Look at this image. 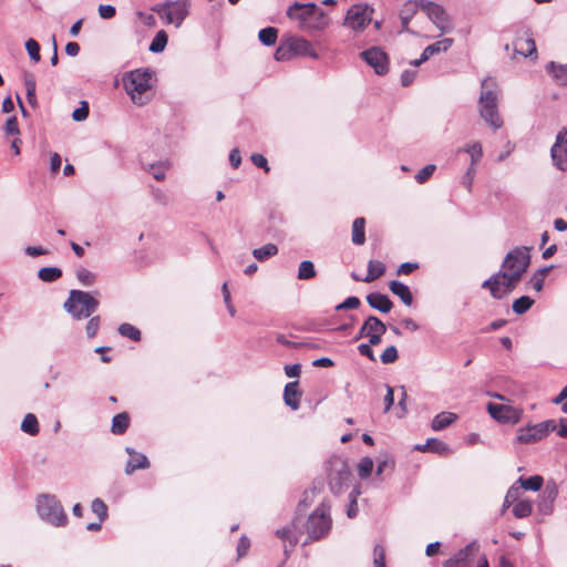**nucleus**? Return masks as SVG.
Wrapping results in <instances>:
<instances>
[{
  "instance_id": "13d9d810",
  "label": "nucleus",
  "mask_w": 567,
  "mask_h": 567,
  "mask_svg": "<svg viewBox=\"0 0 567 567\" xmlns=\"http://www.w3.org/2000/svg\"><path fill=\"white\" fill-rule=\"evenodd\" d=\"M3 131L7 135H19L18 118L16 115L10 116L4 124Z\"/></svg>"
},
{
  "instance_id": "5fc2aeb1",
  "label": "nucleus",
  "mask_w": 567,
  "mask_h": 567,
  "mask_svg": "<svg viewBox=\"0 0 567 567\" xmlns=\"http://www.w3.org/2000/svg\"><path fill=\"white\" fill-rule=\"evenodd\" d=\"M373 565L374 567H385V548L381 545L374 546Z\"/></svg>"
},
{
  "instance_id": "5701e85b",
  "label": "nucleus",
  "mask_w": 567,
  "mask_h": 567,
  "mask_svg": "<svg viewBox=\"0 0 567 567\" xmlns=\"http://www.w3.org/2000/svg\"><path fill=\"white\" fill-rule=\"evenodd\" d=\"M301 395L302 393L299 391L298 381H292L286 384L284 390V401L290 409H299Z\"/></svg>"
},
{
  "instance_id": "a19ab883",
  "label": "nucleus",
  "mask_w": 567,
  "mask_h": 567,
  "mask_svg": "<svg viewBox=\"0 0 567 567\" xmlns=\"http://www.w3.org/2000/svg\"><path fill=\"white\" fill-rule=\"evenodd\" d=\"M168 41V37L164 30H159L153 38L148 50L153 53H161L164 51Z\"/></svg>"
},
{
  "instance_id": "7c9ffc66",
  "label": "nucleus",
  "mask_w": 567,
  "mask_h": 567,
  "mask_svg": "<svg viewBox=\"0 0 567 567\" xmlns=\"http://www.w3.org/2000/svg\"><path fill=\"white\" fill-rule=\"evenodd\" d=\"M420 0H410L404 4V8L400 12V19L402 23V29L408 30V23L414 16V13L420 9Z\"/></svg>"
},
{
  "instance_id": "680f3d73",
  "label": "nucleus",
  "mask_w": 567,
  "mask_h": 567,
  "mask_svg": "<svg viewBox=\"0 0 567 567\" xmlns=\"http://www.w3.org/2000/svg\"><path fill=\"white\" fill-rule=\"evenodd\" d=\"M400 398H399V402H398V408H396V416L398 417H403L408 411L406 409V404H405V401H406V392H405V389L404 386H401L400 388Z\"/></svg>"
},
{
  "instance_id": "0eeeda50",
  "label": "nucleus",
  "mask_w": 567,
  "mask_h": 567,
  "mask_svg": "<svg viewBox=\"0 0 567 567\" xmlns=\"http://www.w3.org/2000/svg\"><path fill=\"white\" fill-rule=\"evenodd\" d=\"M37 512L42 520L52 526L63 527L68 524V515L54 495H40L37 499Z\"/></svg>"
},
{
  "instance_id": "6e6552de",
  "label": "nucleus",
  "mask_w": 567,
  "mask_h": 567,
  "mask_svg": "<svg viewBox=\"0 0 567 567\" xmlns=\"http://www.w3.org/2000/svg\"><path fill=\"white\" fill-rule=\"evenodd\" d=\"M189 0H165L152 7V11L165 19L166 23L178 28L189 14Z\"/></svg>"
},
{
  "instance_id": "e433bc0d",
  "label": "nucleus",
  "mask_w": 567,
  "mask_h": 567,
  "mask_svg": "<svg viewBox=\"0 0 567 567\" xmlns=\"http://www.w3.org/2000/svg\"><path fill=\"white\" fill-rule=\"evenodd\" d=\"M21 430L29 435H37L40 431L39 422L33 413H28L22 420Z\"/></svg>"
},
{
  "instance_id": "473e14b6",
  "label": "nucleus",
  "mask_w": 567,
  "mask_h": 567,
  "mask_svg": "<svg viewBox=\"0 0 567 567\" xmlns=\"http://www.w3.org/2000/svg\"><path fill=\"white\" fill-rule=\"evenodd\" d=\"M515 52L522 54L523 56H532L534 53H536V44L535 41L532 38L528 39H517L514 42Z\"/></svg>"
},
{
  "instance_id": "4c0bfd02",
  "label": "nucleus",
  "mask_w": 567,
  "mask_h": 567,
  "mask_svg": "<svg viewBox=\"0 0 567 567\" xmlns=\"http://www.w3.org/2000/svg\"><path fill=\"white\" fill-rule=\"evenodd\" d=\"M38 277L44 282H54L62 277V270L59 267H43L39 269Z\"/></svg>"
},
{
  "instance_id": "58836bf2",
  "label": "nucleus",
  "mask_w": 567,
  "mask_h": 567,
  "mask_svg": "<svg viewBox=\"0 0 567 567\" xmlns=\"http://www.w3.org/2000/svg\"><path fill=\"white\" fill-rule=\"evenodd\" d=\"M277 38H278V30L274 27L264 28L258 33L259 41L266 47L274 45L277 41Z\"/></svg>"
},
{
  "instance_id": "bb28decb",
  "label": "nucleus",
  "mask_w": 567,
  "mask_h": 567,
  "mask_svg": "<svg viewBox=\"0 0 567 567\" xmlns=\"http://www.w3.org/2000/svg\"><path fill=\"white\" fill-rule=\"evenodd\" d=\"M457 420V415L453 412H441L434 416L431 423L433 431H442L453 424Z\"/></svg>"
},
{
  "instance_id": "a18cd8bd",
  "label": "nucleus",
  "mask_w": 567,
  "mask_h": 567,
  "mask_svg": "<svg viewBox=\"0 0 567 567\" xmlns=\"http://www.w3.org/2000/svg\"><path fill=\"white\" fill-rule=\"evenodd\" d=\"M533 305H534V300L530 297L522 296L513 302V311L516 315H523V313L527 312L532 308Z\"/></svg>"
},
{
  "instance_id": "603ef678",
  "label": "nucleus",
  "mask_w": 567,
  "mask_h": 567,
  "mask_svg": "<svg viewBox=\"0 0 567 567\" xmlns=\"http://www.w3.org/2000/svg\"><path fill=\"white\" fill-rule=\"evenodd\" d=\"M25 50L32 61H34V62L40 61V59H41L40 45L34 39H29L25 42Z\"/></svg>"
},
{
  "instance_id": "09e8293b",
  "label": "nucleus",
  "mask_w": 567,
  "mask_h": 567,
  "mask_svg": "<svg viewBox=\"0 0 567 567\" xmlns=\"http://www.w3.org/2000/svg\"><path fill=\"white\" fill-rule=\"evenodd\" d=\"M91 509L101 522L107 518V506L103 499L94 498L91 504Z\"/></svg>"
},
{
  "instance_id": "f8f14e48",
  "label": "nucleus",
  "mask_w": 567,
  "mask_h": 567,
  "mask_svg": "<svg viewBox=\"0 0 567 567\" xmlns=\"http://www.w3.org/2000/svg\"><path fill=\"white\" fill-rule=\"evenodd\" d=\"M487 411L495 421L502 424H517L523 415L522 409L493 402L487 403Z\"/></svg>"
},
{
  "instance_id": "ddd939ff",
  "label": "nucleus",
  "mask_w": 567,
  "mask_h": 567,
  "mask_svg": "<svg viewBox=\"0 0 567 567\" xmlns=\"http://www.w3.org/2000/svg\"><path fill=\"white\" fill-rule=\"evenodd\" d=\"M550 157L553 165L561 171L567 172V128H563L556 135V141L550 147Z\"/></svg>"
},
{
  "instance_id": "412c9836",
  "label": "nucleus",
  "mask_w": 567,
  "mask_h": 567,
  "mask_svg": "<svg viewBox=\"0 0 567 567\" xmlns=\"http://www.w3.org/2000/svg\"><path fill=\"white\" fill-rule=\"evenodd\" d=\"M288 41H289L290 49L292 50V54H298L301 56H309L312 59L319 58L318 53L312 48V44L305 38L291 37L288 39Z\"/></svg>"
},
{
  "instance_id": "6e6d98bb",
  "label": "nucleus",
  "mask_w": 567,
  "mask_h": 567,
  "mask_svg": "<svg viewBox=\"0 0 567 567\" xmlns=\"http://www.w3.org/2000/svg\"><path fill=\"white\" fill-rule=\"evenodd\" d=\"M292 56V50L290 49L289 41L286 44H281L275 52V59L277 61H287Z\"/></svg>"
},
{
  "instance_id": "c85d7f7f",
  "label": "nucleus",
  "mask_w": 567,
  "mask_h": 567,
  "mask_svg": "<svg viewBox=\"0 0 567 567\" xmlns=\"http://www.w3.org/2000/svg\"><path fill=\"white\" fill-rule=\"evenodd\" d=\"M351 240L358 246L365 243V219L363 217H358L353 220Z\"/></svg>"
},
{
  "instance_id": "20e7f679",
  "label": "nucleus",
  "mask_w": 567,
  "mask_h": 567,
  "mask_svg": "<svg viewBox=\"0 0 567 567\" xmlns=\"http://www.w3.org/2000/svg\"><path fill=\"white\" fill-rule=\"evenodd\" d=\"M287 16L297 20L298 27L307 32L322 31L329 24L326 12L313 2H295L288 8Z\"/></svg>"
},
{
  "instance_id": "dca6fc26",
  "label": "nucleus",
  "mask_w": 567,
  "mask_h": 567,
  "mask_svg": "<svg viewBox=\"0 0 567 567\" xmlns=\"http://www.w3.org/2000/svg\"><path fill=\"white\" fill-rule=\"evenodd\" d=\"M386 326L377 317L370 316L360 329V337H368L372 346L381 342V337L385 333Z\"/></svg>"
},
{
  "instance_id": "b1692460",
  "label": "nucleus",
  "mask_w": 567,
  "mask_h": 567,
  "mask_svg": "<svg viewBox=\"0 0 567 567\" xmlns=\"http://www.w3.org/2000/svg\"><path fill=\"white\" fill-rule=\"evenodd\" d=\"M453 42L452 38H444L427 45L422 52V61H427L431 56L437 53L446 52L452 47Z\"/></svg>"
},
{
  "instance_id": "f03ea898",
  "label": "nucleus",
  "mask_w": 567,
  "mask_h": 567,
  "mask_svg": "<svg viewBox=\"0 0 567 567\" xmlns=\"http://www.w3.org/2000/svg\"><path fill=\"white\" fill-rule=\"evenodd\" d=\"M530 250L528 246H517L509 250L502 264L504 287L513 291L530 265Z\"/></svg>"
},
{
  "instance_id": "37998d69",
  "label": "nucleus",
  "mask_w": 567,
  "mask_h": 567,
  "mask_svg": "<svg viewBox=\"0 0 567 567\" xmlns=\"http://www.w3.org/2000/svg\"><path fill=\"white\" fill-rule=\"evenodd\" d=\"M547 69L560 84L567 85V64H556L555 62H550Z\"/></svg>"
},
{
  "instance_id": "e2e57ef3",
  "label": "nucleus",
  "mask_w": 567,
  "mask_h": 567,
  "mask_svg": "<svg viewBox=\"0 0 567 567\" xmlns=\"http://www.w3.org/2000/svg\"><path fill=\"white\" fill-rule=\"evenodd\" d=\"M519 495V487L513 485L508 488L505 499L504 507H508L512 503L516 502Z\"/></svg>"
},
{
  "instance_id": "393cba45",
  "label": "nucleus",
  "mask_w": 567,
  "mask_h": 567,
  "mask_svg": "<svg viewBox=\"0 0 567 567\" xmlns=\"http://www.w3.org/2000/svg\"><path fill=\"white\" fill-rule=\"evenodd\" d=\"M321 492V487L312 486L309 489H306L302 494L301 499L298 502L296 516H301L302 513H305L310 505L313 504L317 495Z\"/></svg>"
},
{
  "instance_id": "72a5a7b5",
  "label": "nucleus",
  "mask_w": 567,
  "mask_h": 567,
  "mask_svg": "<svg viewBox=\"0 0 567 567\" xmlns=\"http://www.w3.org/2000/svg\"><path fill=\"white\" fill-rule=\"evenodd\" d=\"M385 272V265L379 260H370L368 264V272L363 278L364 282H371Z\"/></svg>"
},
{
  "instance_id": "9b49d317",
  "label": "nucleus",
  "mask_w": 567,
  "mask_h": 567,
  "mask_svg": "<svg viewBox=\"0 0 567 567\" xmlns=\"http://www.w3.org/2000/svg\"><path fill=\"white\" fill-rule=\"evenodd\" d=\"M419 3L420 10L426 13L429 19L441 32L445 33L451 31L452 24L450 17L441 4L427 0H420Z\"/></svg>"
},
{
  "instance_id": "a211bd4d",
  "label": "nucleus",
  "mask_w": 567,
  "mask_h": 567,
  "mask_svg": "<svg viewBox=\"0 0 567 567\" xmlns=\"http://www.w3.org/2000/svg\"><path fill=\"white\" fill-rule=\"evenodd\" d=\"M475 543L461 548L453 557L443 563L442 567H470L476 549Z\"/></svg>"
},
{
  "instance_id": "4d7b16f0",
  "label": "nucleus",
  "mask_w": 567,
  "mask_h": 567,
  "mask_svg": "<svg viewBox=\"0 0 567 567\" xmlns=\"http://www.w3.org/2000/svg\"><path fill=\"white\" fill-rule=\"evenodd\" d=\"M80 104V107L75 109L72 113V118L75 122H82L89 116V103L86 101H82Z\"/></svg>"
},
{
  "instance_id": "4468645a",
  "label": "nucleus",
  "mask_w": 567,
  "mask_h": 567,
  "mask_svg": "<svg viewBox=\"0 0 567 567\" xmlns=\"http://www.w3.org/2000/svg\"><path fill=\"white\" fill-rule=\"evenodd\" d=\"M361 58L373 68L374 72L379 75H384L389 71L388 55L380 48L372 47L360 53Z\"/></svg>"
},
{
  "instance_id": "0e129e2a",
  "label": "nucleus",
  "mask_w": 567,
  "mask_h": 567,
  "mask_svg": "<svg viewBox=\"0 0 567 567\" xmlns=\"http://www.w3.org/2000/svg\"><path fill=\"white\" fill-rule=\"evenodd\" d=\"M115 13V7L111 4H100L99 7V14L102 19H112Z\"/></svg>"
},
{
  "instance_id": "a878e982",
  "label": "nucleus",
  "mask_w": 567,
  "mask_h": 567,
  "mask_svg": "<svg viewBox=\"0 0 567 567\" xmlns=\"http://www.w3.org/2000/svg\"><path fill=\"white\" fill-rule=\"evenodd\" d=\"M142 166L147 173L152 174L156 181L161 182L165 179L169 163L167 161H161L156 163H145L142 161Z\"/></svg>"
},
{
  "instance_id": "cd10ccee",
  "label": "nucleus",
  "mask_w": 567,
  "mask_h": 567,
  "mask_svg": "<svg viewBox=\"0 0 567 567\" xmlns=\"http://www.w3.org/2000/svg\"><path fill=\"white\" fill-rule=\"evenodd\" d=\"M367 301L371 308L381 312H390V299L382 293L372 292L367 296Z\"/></svg>"
},
{
  "instance_id": "79ce46f5",
  "label": "nucleus",
  "mask_w": 567,
  "mask_h": 567,
  "mask_svg": "<svg viewBox=\"0 0 567 567\" xmlns=\"http://www.w3.org/2000/svg\"><path fill=\"white\" fill-rule=\"evenodd\" d=\"M298 279L309 280L316 277L315 265L310 260H303L300 262L298 268Z\"/></svg>"
},
{
  "instance_id": "7ed1b4c3",
  "label": "nucleus",
  "mask_w": 567,
  "mask_h": 567,
  "mask_svg": "<svg viewBox=\"0 0 567 567\" xmlns=\"http://www.w3.org/2000/svg\"><path fill=\"white\" fill-rule=\"evenodd\" d=\"M301 536L306 535L302 545L320 540L328 536L332 527L331 505L323 499L306 520L300 517Z\"/></svg>"
},
{
  "instance_id": "423d86ee",
  "label": "nucleus",
  "mask_w": 567,
  "mask_h": 567,
  "mask_svg": "<svg viewBox=\"0 0 567 567\" xmlns=\"http://www.w3.org/2000/svg\"><path fill=\"white\" fill-rule=\"evenodd\" d=\"M99 301L91 292L72 289L65 300L64 310L76 320L89 318L96 311Z\"/></svg>"
},
{
  "instance_id": "c9c22d12",
  "label": "nucleus",
  "mask_w": 567,
  "mask_h": 567,
  "mask_svg": "<svg viewBox=\"0 0 567 567\" xmlns=\"http://www.w3.org/2000/svg\"><path fill=\"white\" fill-rule=\"evenodd\" d=\"M278 254V247L275 244H266L260 248L252 250V256L259 260L265 261Z\"/></svg>"
},
{
  "instance_id": "f3484780",
  "label": "nucleus",
  "mask_w": 567,
  "mask_h": 567,
  "mask_svg": "<svg viewBox=\"0 0 567 567\" xmlns=\"http://www.w3.org/2000/svg\"><path fill=\"white\" fill-rule=\"evenodd\" d=\"M558 488L556 483L548 482L542 492L540 501L538 502L537 509L543 516L550 515L554 508V502L557 498Z\"/></svg>"
},
{
  "instance_id": "bf43d9fd",
  "label": "nucleus",
  "mask_w": 567,
  "mask_h": 567,
  "mask_svg": "<svg viewBox=\"0 0 567 567\" xmlns=\"http://www.w3.org/2000/svg\"><path fill=\"white\" fill-rule=\"evenodd\" d=\"M100 317L95 316L92 317L89 322L86 323L85 330L89 338H93L96 336L99 328H100Z\"/></svg>"
},
{
  "instance_id": "4be33fe9",
  "label": "nucleus",
  "mask_w": 567,
  "mask_h": 567,
  "mask_svg": "<svg viewBox=\"0 0 567 567\" xmlns=\"http://www.w3.org/2000/svg\"><path fill=\"white\" fill-rule=\"evenodd\" d=\"M299 524L300 517L295 516L291 525L277 529L276 535L284 540H288L291 546H295L301 537V528Z\"/></svg>"
},
{
  "instance_id": "aec40b11",
  "label": "nucleus",
  "mask_w": 567,
  "mask_h": 567,
  "mask_svg": "<svg viewBox=\"0 0 567 567\" xmlns=\"http://www.w3.org/2000/svg\"><path fill=\"white\" fill-rule=\"evenodd\" d=\"M126 453L131 456L125 466V474L131 475L136 470H145L150 467V461L145 454L137 453L134 449L127 446Z\"/></svg>"
},
{
  "instance_id": "c03bdc74",
  "label": "nucleus",
  "mask_w": 567,
  "mask_h": 567,
  "mask_svg": "<svg viewBox=\"0 0 567 567\" xmlns=\"http://www.w3.org/2000/svg\"><path fill=\"white\" fill-rule=\"evenodd\" d=\"M117 331L122 337L128 338L133 341H140L142 337L141 331L131 323L120 324Z\"/></svg>"
},
{
  "instance_id": "49530a36",
  "label": "nucleus",
  "mask_w": 567,
  "mask_h": 567,
  "mask_svg": "<svg viewBox=\"0 0 567 567\" xmlns=\"http://www.w3.org/2000/svg\"><path fill=\"white\" fill-rule=\"evenodd\" d=\"M373 460L369 456H364L358 463V475L361 480L368 478L373 471Z\"/></svg>"
},
{
  "instance_id": "052dcab7",
  "label": "nucleus",
  "mask_w": 567,
  "mask_h": 567,
  "mask_svg": "<svg viewBox=\"0 0 567 567\" xmlns=\"http://www.w3.org/2000/svg\"><path fill=\"white\" fill-rule=\"evenodd\" d=\"M250 161L255 166L262 168L266 173H268L270 171L268 161L262 154H259V153L252 154L250 156Z\"/></svg>"
},
{
  "instance_id": "3c124183",
  "label": "nucleus",
  "mask_w": 567,
  "mask_h": 567,
  "mask_svg": "<svg viewBox=\"0 0 567 567\" xmlns=\"http://www.w3.org/2000/svg\"><path fill=\"white\" fill-rule=\"evenodd\" d=\"M76 278L82 285L90 287L95 282L96 276L86 268H80L76 271Z\"/></svg>"
},
{
  "instance_id": "2eb2a0df",
  "label": "nucleus",
  "mask_w": 567,
  "mask_h": 567,
  "mask_svg": "<svg viewBox=\"0 0 567 567\" xmlns=\"http://www.w3.org/2000/svg\"><path fill=\"white\" fill-rule=\"evenodd\" d=\"M371 21L369 7L363 4L352 6L346 16L344 25L354 31H360Z\"/></svg>"
},
{
  "instance_id": "2f4dec72",
  "label": "nucleus",
  "mask_w": 567,
  "mask_h": 567,
  "mask_svg": "<svg viewBox=\"0 0 567 567\" xmlns=\"http://www.w3.org/2000/svg\"><path fill=\"white\" fill-rule=\"evenodd\" d=\"M392 295L398 296L404 305H412L413 297L410 288L398 280H392Z\"/></svg>"
},
{
  "instance_id": "f257e3e1",
  "label": "nucleus",
  "mask_w": 567,
  "mask_h": 567,
  "mask_svg": "<svg viewBox=\"0 0 567 567\" xmlns=\"http://www.w3.org/2000/svg\"><path fill=\"white\" fill-rule=\"evenodd\" d=\"M477 106L480 117L493 131H497L504 125L498 110L497 84L492 78L482 80Z\"/></svg>"
},
{
  "instance_id": "39448f33",
  "label": "nucleus",
  "mask_w": 567,
  "mask_h": 567,
  "mask_svg": "<svg viewBox=\"0 0 567 567\" xmlns=\"http://www.w3.org/2000/svg\"><path fill=\"white\" fill-rule=\"evenodd\" d=\"M153 71L136 69L123 75V85L134 104L142 106L147 103L145 93L152 89Z\"/></svg>"
},
{
  "instance_id": "1a4fd4ad",
  "label": "nucleus",
  "mask_w": 567,
  "mask_h": 567,
  "mask_svg": "<svg viewBox=\"0 0 567 567\" xmlns=\"http://www.w3.org/2000/svg\"><path fill=\"white\" fill-rule=\"evenodd\" d=\"M328 483L332 493L338 494L348 486L351 470L347 458L334 455L328 461Z\"/></svg>"
},
{
  "instance_id": "774afa93",
  "label": "nucleus",
  "mask_w": 567,
  "mask_h": 567,
  "mask_svg": "<svg viewBox=\"0 0 567 567\" xmlns=\"http://www.w3.org/2000/svg\"><path fill=\"white\" fill-rule=\"evenodd\" d=\"M360 306V300L358 297H348L342 303H340L337 309H355Z\"/></svg>"
},
{
  "instance_id": "69168bd1",
  "label": "nucleus",
  "mask_w": 567,
  "mask_h": 567,
  "mask_svg": "<svg viewBox=\"0 0 567 567\" xmlns=\"http://www.w3.org/2000/svg\"><path fill=\"white\" fill-rule=\"evenodd\" d=\"M250 547V540L246 536H241L237 545L238 558L244 557Z\"/></svg>"
},
{
  "instance_id": "8fccbe9b",
  "label": "nucleus",
  "mask_w": 567,
  "mask_h": 567,
  "mask_svg": "<svg viewBox=\"0 0 567 567\" xmlns=\"http://www.w3.org/2000/svg\"><path fill=\"white\" fill-rule=\"evenodd\" d=\"M464 151L471 156L472 164L478 163L483 156V148L478 142L467 145Z\"/></svg>"
},
{
  "instance_id": "864d4df0",
  "label": "nucleus",
  "mask_w": 567,
  "mask_h": 567,
  "mask_svg": "<svg viewBox=\"0 0 567 567\" xmlns=\"http://www.w3.org/2000/svg\"><path fill=\"white\" fill-rule=\"evenodd\" d=\"M436 166L434 164H427L423 168H421L415 175V181L419 184L425 183L434 173Z\"/></svg>"
},
{
  "instance_id": "6ab92c4d",
  "label": "nucleus",
  "mask_w": 567,
  "mask_h": 567,
  "mask_svg": "<svg viewBox=\"0 0 567 567\" xmlns=\"http://www.w3.org/2000/svg\"><path fill=\"white\" fill-rule=\"evenodd\" d=\"M503 282V270H498L482 284V288L488 289L494 299H502L512 292L507 291Z\"/></svg>"
},
{
  "instance_id": "f704fd0d",
  "label": "nucleus",
  "mask_w": 567,
  "mask_h": 567,
  "mask_svg": "<svg viewBox=\"0 0 567 567\" xmlns=\"http://www.w3.org/2000/svg\"><path fill=\"white\" fill-rule=\"evenodd\" d=\"M516 483L519 484V488L537 492L542 488L544 480L540 475H533L529 477H519Z\"/></svg>"
},
{
  "instance_id": "c756f323",
  "label": "nucleus",
  "mask_w": 567,
  "mask_h": 567,
  "mask_svg": "<svg viewBox=\"0 0 567 567\" xmlns=\"http://www.w3.org/2000/svg\"><path fill=\"white\" fill-rule=\"evenodd\" d=\"M130 426V415L126 412L118 413L113 416L111 432L116 435H122Z\"/></svg>"
},
{
  "instance_id": "9d476101",
  "label": "nucleus",
  "mask_w": 567,
  "mask_h": 567,
  "mask_svg": "<svg viewBox=\"0 0 567 567\" xmlns=\"http://www.w3.org/2000/svg\"><path fill=\"white\" fill-rule=\"evenodd\" d=\"M556 422L554 420L543 421L536 424H528L517 431L515 439L519 444H533L545 439L550 432L556 430Z\"/></svg>"
},
{
  "instance_id": "de8ad7c7",
  "label": "nucleus",
  "mask_w": 567,
  "mask_h": 567,
  "mask_svg": "<svg viewBox=\"0 0 567 567\" xmlns=\"http://www.w3.org/2000/svg\"><path fill=\"white\" fill-rule=\"evenodd\" d=\"M533 512V505L528 501H519L513 507V514L517 518L528 517Z\"/></svg>"
},
{
  "instance_id": "338daca9",
  "label": "nucleus",
  "mask_w": 567,
  "mask_h": 567,
  "mask_svg": "<svg viewBox=\"0 0 567 567\" xmlns=\"http://www.w3.org/2000/svg\"><path fill=\"white\" fill-rule=\"evenodd\" d=\"M416 71L415 70H405L400 78L402 86H409L415 79Z\"/></svg>"
},
{
  "instance_id": "ea45409f",
  "label": "nucleus",
  "mask_w": 567,
  "mask_h": 567,
  "mask_svg": "<svg viewBox=\"0 0 567 567\" xmlns=\"http://www.w3.org/2000/svg\"><path fill=\"white\" fill-rule=\"evenodd\" d=\"M425 446H429V452L439 454V455H449L451 454L450 446L439 439H427L425 442Z\"/></svg>"
}]
</instances>
